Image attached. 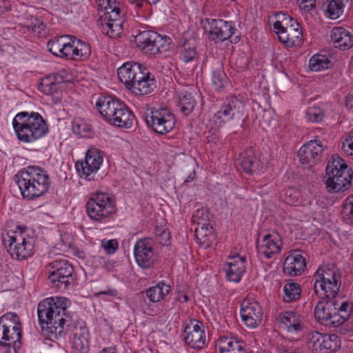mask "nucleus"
I'll return each instance as SVG.
<instances>
[{"label": "nucleus", "instance_id": "1", "mask_svg": "<svg viewBox=\"0 0 353 353\" xmlns=\"http://www.w3.org/2000/svg\"><path fill=\"white\" fill-rule=\"evenodd\" d=\"M68 299L61 296L49 297L37 307L39 323L50 339H63L69 330L68 320L63 318Z\"/></svg>", "mask_w": 353, "mask_h": 353}, {"label": "nucleus", "instance_id": "2", "mask_svg": "<svg viewBox=\"0 0 353 353\" xmlns=\"http://www.w3.org/2000/svg\"><path fill=\"white\" fill-rule=\"evenodd\" d=\"M13 180L17 185L23 199L33 200L42 196L48 192L50 187L49 174L43 168L29 165L14 176Z\"/></svg>", "mask_w": 353, "mask_h": 353}, {"label": "nucleus", "instance_id": "3", "mask_svg": "<svg viewBox=\"0 0 353 353\" xmlns=\"http://www.w3.org/2000/svg\"><path fill=\"white\" fill-rule=\"evenodd\" d=\"M352 312V305L348 301L339 303L336 297L322 296L314 307V316L322 324L338 327L345 323Z\"/></svg>", "mask_w": 353, "mask_h": 353}, {"label": "nucleus", "instance_id": "4", "mask_svg": "<svg viewBox=\"0 0 353 353\" xmlns=\"http://www.w3.org/2000/svg\"><path fill=\"white\" fill-rule=\"evenodd\" d=\"M14 132L19 141L32 143L46 136L48 128L42 116L35 112H21L12 121Z\"/></svg>", "mask_w": 353, "mask_h": 353}, {"label": "nucleus", "instance_id": "5", "mask_svg": "<svg viewBox=\"0 0 353 353\" xmlns=\"http://www.w3.org/2000/svg\"><path fill=\"white\" fill-rule=\"evenodd\" d=\"M353 172L339 155H332L325 168V183L330 192H343L352 185Z\"/></svg>", "mask_w": 353, "mask_h": 353}, {"label": "nucleus", "instance_id": "6", "mask_svg": "<svg viewBox=\"0 0 353 353\" xmlns=\"http://www.w3.org/2000/svg\"><path fill=\"white\" fill-rule=\"evenodd\" d=\"M18 229L8 231L6 236H3V242L10 256L21 261L32 255L35 241L21 228Z\"/></svg>", "mask_w": 353, "mask_h": 353}, {"label": "nucleus", "instance_id": "7", "mask_svg": "<svg viewBox=\"0 0 353 353\" xmlns=\"http://www.w3.org/2000/svg\"><path fill=\"white\" fill-rule=\"evenodd\" d=\"M135 42L141 51L148 55H156L167 52L171 48L172 40L170 37L155 31L145 30L135 37Z\"/></svg>", "mask_w": 353, "mask_h": 353}, {"label": "nucleus", "instance_id": "8", "mask_svg": "<svg viewBox=\"0 0 353 353\" xmlns=\"http://www.w3.org/2000/svg\"><path fill=\"white\" fill-rule=\"evenodd\" d=\"M22 325L19 316L14 312H7L0 317V346L12 347L20 341Z\"/></svg>", "mask_w": 353, "mask_h": 353}, {"label": "nucleus", "instance_id": "9", "mask_svg": "<svg viewBox=\"0 0 353 353\" xmlns=\"http://www.w3.org/2000/svg\"><path fill=\"white\" fill-rule=\"evenodd\" d=\"M314 290L319 296L336 297L341 285V274L333 268L319 269Z\"/></svg>", "mask_w": 353, "mask_h": 353}, {"label": "nucleus", "instance_id": "10", "mask_svg": "<svg viewBox=\"0 0 353 353\" xmlns=\"http://www.w3.org/2000/svg\"><path fill=\"white\" fill-rule=\"evenodd\" d=\"M86 211L90 219L102 221L116 212L115 201L107 193L96 192L88 200Z\"/></svg>", "mask_w": 353, "mask_h": 353}, {"label": "nucleus", "instance_id": "11", "mask_svg": "<svg viewBox=\"0 0 353 353\" xmlns=\"http://www.w3.org/2000/svg\"><path fill=\"white\" fill-rule=\"evenodd\" d=\"M48 281L52 288L57 291H65L71 285L74 269L65 259L54 260L49 263Z\"/></svg>", "mask_w": 353, "mask_h": 353}, {"label": "nucleus", "instance_id": "12", "mask_svg": "<svg viewBox=\"0 0 353 353\" xmlns=\"http://www.w3.org/2000/svg\"><path fill=\"white\" fill-rule=\"evenodd\" d=\"M145 121L148 126L158 134H165L174 127V114L166 108H151L145 112Z\"/></svg>", "mask_w": 353, "mask_h": 353}, {"label": "nucleus", "instance_id": "13", "mask_svg": "<svg viewBox=\"0 0 353 353\" xmlns=\"http://www.w3.org/2000/svg\"><path fill=\"white\" fill-rule=\"evenodd\" d=\"M245 99L242 97L230 96L226 98L220 110L215 114V117L221 122L234 121L239 123L243 121Z\"/></svg>", "mask_w": 353, "mask_h": 353}, {"label": "nucleus", "instance_id": "14", "mask_svg": "<svg viewBox=\"0 0 353 353\" xmlns=\"http://www.w3.org/2000/svg\"><path fill=\"white\" fill-rule=\"evenodd\" d=\"M183 340L192 348L202 349L206 344V333L203 324L196 319L185 322Z\"/></svg>", "mask_w": 353, "mask_h": 353}, {"label": "nucleus", "instance_id": "15", "mask_svg": "<svg viewBox=\"0 0 353 353\" xmlns=\"http://www.w3.org/2000/svg\"><path fill=\"white\" fill-rule=\"evenodd\" d=\"M307 340L313 351L319 353L335 352L341 347V340L336 334H322L313 330L307 334Z\"/></svg>", "mask_w": 353, "mask_h": 353}, {"label": "nucleus", "instance_id": "16", "mask_svg": "<svg viewBox=\"0 0 353 353\" xmlns=\"http://www.w3.org/2000/svg\"><path fill=\"white\" fill-rule=\"evenodd\" d=\"M134 256L137 265L143 269L152 268L157 261V255L150 239H139L134 246Z\"/></svg>", "mask_w": 353, "mask_h": 353}, {"label": "nucleus", "instance_id": "17", "mask_svg": "<svg viewBox=\"0 0 353 353\" xmlns=\"http://www.w3.org/2000/svg\"><path fill=\"white\" fill-rule=\"evenodd\" d=\"M103 160L101 151L91 148L86 152L85 161L77 163L76 168L81 176L83 175L88 180H92L94 179L92 174L98 171Z\"/></svg>", "mask_w": 353, "mask_h": 353}, {"label": "nucleus", "instance_id": "18", "mask_svg": "<svg viewBox=\"0 0 353 353\" xmlns=\"http://www.w3.org/2000/svg\"><path fill=\"white\" fill-rule=\"evenodd\" d=\"M326 147L319 139L311 140L304 144L298 152L299 161L302 164H316L320 162Z\"/></svg>", "mask_w": 353, "mask_h": 353}, {"label": "nucleus", "instance_id": "19", "mask_svg": "<svg viewBox=\"0 0 353 353\" xmlns=\"http://www.w3.org/2000/svg\"><path fill=\"white\" fill-rule=\"evenodd\" d=\"M146 68L135 62H126L117 69V75L119 80L125 84L126 88L131 90L134 83L143 78V69Z\"/></svg>", "mask_w": 353, "mask_h": 353}, {"label": "nucleus", "instance_id": "20", "mask_svg": "<svg viewBox=\"0 0 353 353\" xmlns=\"http://www.w3.org/2000/svg\"><path fill=\"white\" fill-rule=\"evenodd\" d=\"M240 313L242 321L250 328H254L259 325L263 314L258 302L248 299L241 303Z\"/></svg>", "mask_w": 353, "mask_h": 353}, {"label": "nucleus", "instance_id": "21", "mask_svg": "<svg viewBox=\"0 0 353 353\" xmlns=\"http://www.w3.org/2000/svg\"><path fill=\"white\" fill-rule=\"evenodd\" d=\"M209 25L210 26V37L215 42H223L232 38L236 30L234 22H228L220 19H211Z\"/></svg>", "mask_w": 353, "mask_h": 353}, {"label": "nucleus", "instance_id": "22", "mask_svg": "<svg viewBox=\"0 0 353 353\" xmlns=\"http://www.w3.org/2000/svg\"><path fill=\"white\" fill-rule=\"evenodd\" d=\"M282 327L293 334H301L305 328L304 317L299 312L289 310L281 312L277 318Z\"/></svg>", "mask_w": 353, "mask_h": 353}, {"label": "nucleus", "instance_id": "23", "mask_svg": "<svg viewBox=\"0 0 353 353\" xmlns=\"http://www.w3.org/2000/svg\"><path fill=\"white\" fill-rule=\"evenodd\" d=\"M204 210H198L193 215L194 221H197V227L195 229V236L197 240L202 244L209 246L214 239L213 228L209 223H206L208 216L204 217Z\"/></svg>", "mask_w": 353, "mask_h": 353}, {"label": "nucleus", "instance_id": "24", "mask_svg": "<svg viewBox=\"0 0 353 353\" xmlns=\"http://www.w3.org/2000/svg\"><path fill=\"white\" fill-rule=\"evenodd\" d=\"M102 23V31L111 38L120 37L123 30V14L121 8L105 16Z\"/></svg>", "mask_w": 353, "mask_h": 353}, {"label": "nucleus", "instance_id": "25", "mask_svg": "<svg viewBox=\"0 0 353 353\" xmlns=\"http://www.w3.org/2000/svg\"><path fill=\"white\" fill-rule=\"evenodd\" d=\"M216 347L219 353H247L245 343L234 336H221Z\"/></svg>", "mask_w": 353, "mask_h": 353}, {"label": "nucleus", "instance_id": "26", "mask_svg": "<svg viewBox=\"0 0 353 353\" xmlns=\"http://www.w3.org/2000/svg\"><path fill=\"white\" fill-rule=\"evenodd\" d=\"M282 241L277 234H268L264 236L263 243L257 245L259 253L267 259H272L273 255L281 252Z\"/></svg>", "mask_w": 353, "mask_h": 353}, {"label": "nucleus", "instance_id": "27", "mask_svg": "<svg viewBox=\"0 0 353 353\" xmlns=\"http://www.w3.org/2000/svg\"><path fill=\"white\" fill-rule=\"evenodd\" d=\"M72 36L62 35L49 40L47 44L48 50L54 55L68 59L71 49Z\"/></svg>", "mask_w": 353, "mask_h": 353}, {"label": "nucleus", "instance_id": "28", "mask_svg": "<svg viewBox=\"0 0 353 353\" xmlns=\"http://www.w3.org/2000/svg\"><path fill=\"white\" fill-rule=\"evenodd\" d=\"M73 333V353H88L89 350V332L84 323L79 326L74 325Z\"/></svg>", "mask_w": 353, "mask_h": 353}, {"label": "nucleus", "instance_id": "29", "mask_svg": "<svg viewBox=\"0 0 353 353\" xmlns=\"http://www.w3.org/2000/svg\"><path fill=\"white\" fill-rule=\"evenodd\" d=\"M122 101L110 96L101 97L97 101L96 106L105 121L110 123L114 112Z\"/></svg>", "mask_w": 353, "mask_h": 353}, {"label": "nucleus", "instance_id": "30", "mask_svg": "<svg viewBox=\"0 0 353 353\" xmlns=\"http://www.w3.org/2000/svg\"><path fill=\"white\" fill-rule=\"evenodd\" d=\"M306 267L305 259L299 251H294L288 256L283 263V271L286 274L297 276L304 271Z\"/></svg>", "mask_w": 353, "mask_h": 353}, {"label": "nucleus", "instance_id": "31", "mask_svg": "<svg viewBox=\"0 0 353 353\" xmlns=\"http://www.w3.org/2000/svg\"><path fill=\"white\" fill-rule=\"evenodd\" d=\"M143 78L137 80L134 83L131 91L137 95H145L151 93L157 87L154 76L152 74L148 68L143 69Z\"/></svg>", "mask_w": 353, "mask_h": 353}, {"label": "nucleus", "instance_id": "32", "mask_svg": "<svg viewBox=\"0 0 353 353\" xmlns=\"http://www.w3.org/2000/svg\"><path fill=\"white\" fill-rule=\"evenodd\" d=\"M232 261L228 262V268L225 269L226 277L230 281L238 283L241 281L242 276L245 272V256H234Z\"/></svg>", "mask_w": 353, "mask_h": 353}, {"label": "nucleus", "instance_id": "33", "mask_svg": "<svg viewBox=\"0 0 353 353\" xmlns=\"http://www.w3.org/2000/svg\"><path fill=\"white\" fill-rule=\"evenodd\" d=\"M334 47L347 50L353 46V34L343 27L334 28L330 35Z\"/></svg>", "mask_w": 353, "mask_h": 353}, {"label": "nucleus", "instance_id": "34", "mask_svg": "<svg viewBox=\"0 0 353 353\" xmlns=\"http://www.w3.org/2000/svg\"><path fill=\"white\" fill-rule=\"evenodd\" d=\"M113 118L110 124L123 128H130L135 119L132 112L123 102L114 112Z\"/></svg>", "mask_w": 353, "mask_h": 353}, {"label": "nucleus", "instance_id": "35", "mask_svg": "<svg viewBox=\"0 0 353 353\" xmlns=\"http://www.w3.org/2000/svg\"><path fill=\"white\" fill-rule=\"evenodd\" d=\"M303 33L301 26L289 28L286 32H280L279 39L287 47L299 46L302 43Z\"/></svg>", "mask_w": 353, "mask_h": 353}, {"label": "nucleus", "instance_id": "36", "mask_svg": "<svg viewBox=\"0 0 353 353\" xmlns=\"http://www.w3.org/2000/svg\"><path fill=\"white\" fill-rule=\"evenodd\" d=\"M70 45L71 49L68 59H85L90 55L91 48L88 43L72 36Z\"/></svg>", "mask_w": 353, "mask_h": 353}, {"label": "nucleus", "instance_id": "37", "mask_svg": "<svg viewBox=\"0 0 353 353\" xmlns=\"http://www.w3.org/2000/svg\"><path fill=\"white\" fill-rule=\"evenodd\" d=\"M171 287L163 281L149 288L145 292L146 296L150 302L156 303L163 299L170 292Z\"/></svg>", "mask_w": 353, "mask_h": 353}, {"label": "nucleus", "instance_id": "38", "mask_svg": "<svg viewBox=\"0 0 353 353\" xmlns=\"http://www.w3.org/2000/svg\"><path fill=\"white\" fill-rule=\"evenodd\" d=\"M240 164L243 170L248 174H252L259 170L260 161L253 155L251 150L246 152Z\"/></svg>", "mask_w": 353, "mask_h": 353}, {"label": "nucleus", "instance_id": "39", "mask_svg": "<svg viewBox=\"0 0 353 353\" xmlns=\"http://www.w3.org/2000/svg\"><path fill=\"white\" fill-rule=\"evenodd\" d=\"M283 292V301L286 303H291L300 298L301 289L299 283L291 282L288 283L284 285Z\"/></svg>", "mask_w": 353, "mask_h": 353}, {"label": "nucleus", "instance_id": "40", "mask_svg": "<svg viewBox=\"0 0 353 353\" xmlns=\"http://www.w3.org/2000/svg\"><path fill=\"white\" fill-rule=\"evenodd\" d=\"M198 58L194 44L185 42L181 48V59L186 63H192L194 65H196Z\"/></svg>", "mask_w": 353, "mask_h": 353}, {"label": "nucleus", "instance_id": "41", "mask_svg": "<svg viewBox=\"0 0 353 353\" xmlns=\"http://www.w3.org/2000/svg\"><path fill=\"white\" fill-rule=\"evenodd\" d=\"M332 62L325 55L315 54L309 61V67L311 70L320 71L331 67Z\"/></svg>", "mask_w": 353, "mask_h": 353}, {"label": "nucleus", "instance_id": "42", "mask_svg": "<svg viewBox=\"0 0 353 353\" xmlns=\"http://www.w3.org/2000/svg\"><path fill=\"white\" fill-rule=\"evenodd\" d=\"M338 0H331L327 2L325 8V14L332 19H336L342 15L345 8V3L338 2Z\"/></svg>", "mask_w": 353, "mask_h": 353}, {"label": "nucleus", "instance_id": "43", "mask_svg": "<svg viewBox=\"0 0 353 353\" xmlns=\"http://www.w3.org/2000/svg\"><path fill=\"white\" fill-rule=\"evenodd\" d=\"M196 100L191 93H185L179 98V106L181 112L184 115H189L194 110L196 105Z\"/></svg>", "mask_w": 353, "mask_h": 353}, {"label": "nucleus", "instance_id": "44", "mask_svg": "<svg viewBox=\"0 0 353 353\" xmlns=\"http://www.w3.org/2000/svg\"><path fill=\"white\" fill-rule=\"evenodd\" d=\"M44 26L41 20L32 16L30 18H27L26 21L24 22V27H26L28 31L32 32L38 37L43 35Z\"/></svg>", "mask_w": 353, "mask_h": 353}, {"label": "nucleus", "instance_id": "45", "mask_svg": "<svg viewBox=\"0 0 353 353\" xmlns=\"http://www.w3.org/2000/svg\"><path fill=\"white\" fill-rule=\"evenodd\" d=\"M97 7L99 11L103 12V15L101 17V19L105 16L120 8L119 3L116 0H97Z\"/></svg>", "mask_w": 353, "mask_h": 353}, {"label": "nucleus", "instance_id": "46", "mask_svg": "<svg viewBox=\"0 0 353 353\" xmlns=\"http://www.w3.org/2000/svg\"><path fill=\"white\" fill-rule=\"evenodd\" d=\"M227 81L228 77L221 67L212 71V85L216 91H221L225 87Z\"/></svg>", "mask_w": 353, "mask_h": 353}, {"label": "nucleus", "instance_id": "47", "mask_svg": "<svg viewBox=\"0 0 353 353\" xmlns=\"http://www.w3.org/2000/svg\"><path fill=\"white\" fill-rule=\"evenodd\" d=\"M342 214L347 223L353 224V195L349 196L343 201Z\"/></svg>", "mask_w": 353, "mask_h": 353}, {"label": "nucleus", "instance_id": "48", "mask_svg": "<svg viewBox=\"0 0 353 353\" xmlns=\"http://www.w3.org/2000/svg\"><path fill=\"white\" fill-rule=\"evenodd\" d=\"M72 127L73 132L81 137H86L87 133L90 130V125L80 118L73 120Z\"/></svg>", "mask_w": 353, "mask_h": 353}, {"label": "nucleus", "instance_id": "49", "mask_svg": "<svg viewBox=\"0 0 353 353\" xmlns=\"http://www.w3.org/2000/svg\"><path fill=\"white\" fill-rule=\"evenodd\" d=\"M306 117L309 121L319 123L324 117L323 110L318 107H310L306 111Z\"/></svg>", "mask_w": 353, "mask_h": 353}, {"label": "nucleus", "instance_id": "50", "mask_svg": "<svg viewBox=\"0 0 353 353\" xmlns=\"http://www.w3.org/2000/svg\"><path fill=\"white\" fill-rule=\"evenodd\" d=\"M298 22L292 18L290 15H288L286 19L282 23V27H281L280 30H274L275 33L279 37L280 32H286L289 28H292L293 26L297 27Z\"/></svg>", "mask_w": 353, "mask_h": 353}, {"label": "nucleus", "instance_id": "51", "mask_svg": "<svg viewBox=\"0 0 353 353\" xmlns=\"http://www.w3.org/2000/svg\"><path fill=\"white\" fill-rule=\"evenodd\" d=\"M341 150L349 156L353 155V132H351L349 137L342 143Z\"/></svg>", "mask_w": 353, "mask_h": 353}, {"label": "nucleus", "instance_id": "52", "mask_svg": "<svg viewBox=\"0 0 353 353\" xmlns=\"http://www.w3.org/2000/svg\"><path fill=\"white\" fill-rule=\"evenodd\" d=\"M102 247L107 254H114L119 248L118 241L116 239L108 240L105 242H102Z\"/></svg>", "mask_w": 353, "mask_h": 353}, {"label": "nucleus", "instance_id": "53", "mask_svg": "<svg viewBox=\"0 0 353 353\" xmlns=\"http://www.w3.org/2000/svg\"><path fill=\"white\" fill-rule=\"evenodd\" d=\"M300 9L308 12L315 8L316 0H297Z\"/></svg>", "mask_w": 353, "mask_h": 353}, {"label": "nucleus", "instance_id": "54", "mask_svg": "<svg viewBox=\"0 0 353 353\" xmlns=\"http://www.w3.org/2000/svg\"><path fill=\"white\" fill-rule=\"evenodd\" d=\"M288 14L283 12H278L275 14L276 20L273 23L274 30H280L282 27V23L286 19Z\"/></svg>", "mask_w": 353, "mask_h": 353}, {"label": "nucleus", "instance_id": "55", "mask_svg": "<svg viewBox=\"0 0 353 353\" xmlns=\"http://www.w3.org/2000/svg\"><path fill=\"white\" fill-rule=\"evenodd\" d=\"M54 81H55V79L54 77H46L41 79V81L39 84V90L43 92V89L47 88L48 86L51 85Z\"/></svg>", "mask_w": 353, "mask_h": 353}, {"label": "nucleus", "instance_id": "56", "mask_svg": "<svg viewBox=\"0 0 353 353\" xmlns=\"http://www.w3.org/2000/svg\"><path fill=\"white\" fill-rule=\"evenodd\" d=\"M11 3L9 0H0V14L10 10Z\"/></svg>", "mask_w": 353, "mask_h": 353}, {"label": "nucleus", "instance_id": "57", "mask_svg": "<svg viewBox=\"0 0 353 353\" xmlns=\"http://www.w3.org/2000/svg\"><path fill=\"white\" fill-rule=\"evenodd\" d=\"M47 353H65L63 348L61 347L60 345L56 343L51 345L47 350Z\"/></svg>", "mask_w": 353, "mask_h": 353}, {"label": "nucleus", "instance_id": "58", "mask_svg": "<svg viewBox=\"0 0 353 353\" xmlns=\"http://www.w3.org/2000/svg\"><path fill=\"white\" fill-rule=\"evenodd\" d=\"M56 90H57V84L55 83V81H54L47 88L43 89L42 92L49 95V94H53V93L55 92Z\"/></svg>", "mask_w": 353, "mask_h": 353}, {"label": "nucleus", "instance_id": "59", "mask_svg": "<svg viewBox=\"0 0 353 353\" xmlns=\"http://www.w3.org/2000/svg\"><path fill=\"white\" fill-rule=\"evenodd\" d=\"M118 294L117 290L114 289H109L105 291H101L99 292V294H107L111 296H115Z\"/></svg>", "mask_w": 353, "mask_h": 353}, {"label": "nucleus", "instance_id": "60", "mask_svg": "<svg viewBox=\"0 0 353 353\" xmlns=\"http://www.w3.org/2000/svg\"><path fill=\"white\" fill-rule=\"evenodd\" d=\"M145 1L142 0L136 1V3H130L132 5H134L135 8L141 9L143 6V3Z\"/></svg>", "mask_w": 353, "mask_h": 353}, {"label": "nucleus", "instance_id": "61", "mask_svg": "<svg viewBox=\"0 0 353 353\" xmlns=\"http://www.w3.org/2000/svg\"><path fill=\"white\" fill-rule=\"evenodd\" d=\"M279 353H303L299 350H280Z\"/></svg>", "mask_w": 353, "mask_h": 353}, {"label": "nucleus", "instance_id": "62", "mask_svg": "<svg viewBox=\"0 0 353 353\" xmlns=\"http://www.w3.org/2000/svg\"><path fill=\"white\" fill-rule=\"evenodd\" d=\"M169 235H170V234H169V232H166V231H163V232H162V234H161V236H162V238H163V239H165V242H164V243H163V242L160 241V243H161V244H163V245L166 244V242H167L166 239H168H168H169Z\"/></svg>", "mask_w": 353, "mask_h": 353}, {"label": "nucleus", "instance_id": "63", "mask_svg": "<svg viewBox=\"0 0 353 353\" xmlns=\"http://www.w3.org/2000/svg\"><path fill=\"white\" fill-rule=\"evenodd\" d=\"M101 353H116L115 350L113 349H104L103 350Z\"/></svg>", "mask_w": 353, "mask_h": 353}, {"label": "nucleus", "instance_id": "64", "mask_svg": "<svg viewBox=\"0 0 353 353\" xmlns=\"http://www.w3.org/2000/svg\"><path fill=\"white\" fill-rule=\"evenodd\" d=\"M239 41L238 36H236L234 39H232L231 43H237Z\"/></svg>", "mask_w": 353, "mask_h": 353}]
</instances>
